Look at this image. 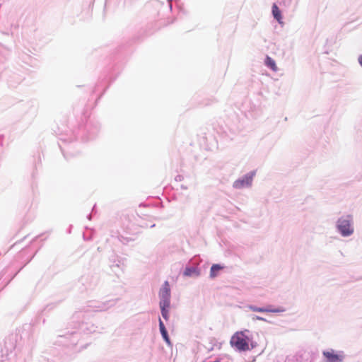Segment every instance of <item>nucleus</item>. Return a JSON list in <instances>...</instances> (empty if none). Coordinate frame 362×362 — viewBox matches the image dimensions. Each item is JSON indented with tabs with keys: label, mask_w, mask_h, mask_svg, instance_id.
<instances>
[{
	"label": "nucleus",
	"mask_w": 362,
	"mask_h": 362,
	"mask_svg": "<svg viewBox=\"0 0 362 362\" xmlns=\"http://www.w3.org/2000/svg\"><path fill=\"white\" fill-rule=\"evenodd\" d=\"M247 330L235 332L230 339L232 346L240 351H245L250 349V339L245 334Z\"/></svg>",
	"instance_id": "obj_1"
},
{
	"label": "nucleus",
	"mask_w": 362,
	"mask_h": 362,
	"mask_svg": "<svg viewBox=\"0 0 362 362\" xmlns=\"http://www.w3.org/2000/svg\"><path fill=\"white\" fill-rule=\"evenodd\" d=\"M338 228L342 235L347 236L353 233L350 217L341 218L338 221Z\"/></svg>",
	"instance_id": "obj_2"
},
{
	"label": "nucleus",
	"mask_w": 362,
	"mask_h": 362,
	"mask_svg": "<svg viewBox=\"0 0 362 362\" xmlns=\"http://www.w3.org/2000/svg\"><path fill=\"white\" fill-rule=\"evenodd\" d=\"M323 355L327 358V362H341L342 360L341 356L334 354L333 351H324Z\"/></svg>",
	"instance_id": "obj_3"
},
{
	"label": "nucleus",
	"mask_w": 362,
	"mask_h": 362,
	"mask_svg": "<svg viewBox=\"0 0 362 362\" xmlns=\"http://www.w3.org/2000/svg\"><path fill=\"white\" fill-rule=\"evenodd\" d=\"M252 183L251 177H245L242 180H238L233 183V187L235 188H242L244 187L250 186Z\"/></svg>",
	"instance_id": "obj_4"
},
{
	"label": "nucleus",
	"mask_w": 362,
	"mask_h": 362,
	"mask_svg": "<svg viewBox=\"0 0 362 362\" xmlns=\"http://www.w3.org/2000/svg\"><path fill=\"white\" fill-rule=\"evenodd\" d=\"M160 298H170V286L168 281H165L163 286V288L160 291Z\"/></svg>",
	"instance_id": "obj_5"
},
{
	"label": "nucleus",
	"mask_w": 362,
	"mask_h": 362,
	"mask_svg": "<svg viewBox=\"0 0 362 362\" xmlns=\"http://www.w3.org/2000/svg\"><path fill=\"white\" fill-rule=\"evenodd\" d=\"M249 308L254 312H259V313H276L279 312V310L272 309L270 308H258L256 306L250 305Z\"/></svg>",
	"instance_id": "obj_6"
},
{
	"label": "nucleus",
	"mask_w": 362,
	"mask_h": 362,
	"mask_svg": "<svg viewBox=\"0 0 362 362\" xmlns=\"http://www.w3.org/2000/svg\"><path fill=\"white\" fill-rule=\"evenodd\" d=\"M272 14L274 16V18L279 23H282V16L281 13V11L279 10V7L276 4H274L272 6Z\"/></svg>",
	"instance_id": "obj_7"
},
{
	"label": "nucleus",
	"mask_w": 362,
	"mask_h": 362,
	"mask_svg": "<svg viewBox=\"0 0 362 362\" xmlns=\"http://www.w3.org/2000/svg\"><path fill=\"white\" fill-rule=\"evenodd\" d=\"M266 65L269 67L274 71H276L278 68L276 65L275 61L269 57H267L265 60Z\"/></svg>",
	"instance_id": "obj_8"
},
{
	"label": "nucleus",
	"mask_w": 362,
	"mask_h": 362,
	"mask_svg": "<svg viewBox=\"0 0 362 362\" xmlns=\"http://www.w3.org/2000/svg\"><path fill=\"white\" fill-rule=\"evenodd\" d=\"M223 269L219 264H213L210 270V276L214 278L217 276L218 272Z\"/></svg>",
	"instance_id": "obj_9"
},
{
	"label": "nucleus",
	"mask_w": 362,
	"mask_h": 362,
	"mask_svg": "<svg viewBox=\"0 0 362 362\" xmlns=\"http://www.w3.org/2000/svg\"><path fill=\"white\" fill-rule=\"evenodd\" d=\"M160 309L169 308L170 307V298H160Z\"/></svg>",
	"instance_id": "obj_10"
},
{
	"label": "nucleus",
	"mask_w": 362,
	"mask_h": 362,
	"mask_svg": "<svg viewBox=\"0 0 362 362\" xmlns=\"http://www.w3.org/2000/svg\"><path fill=\"white\" fill-rule=\"evenodd\" d=\"M160 333L162 334V337L164 339V340L168 344H170V339H169V337H168V332H167V330L166 329H161L160 330Z\"/></svg>",
	"instance_id": "obj_11"
},
{
	"label": "nucleus",
	"mask_w": 362,
	"mask_h": 362,
	"mask_svg": "<svg viewBox=\"0 0 362 362\" xmlns=\"http://www.w3.org/2000/svg\"><path fill=\"white\" fill-rule=\"evenodd\" d=\"M161 310V313H162V316L163 317L165 320H168V318H169V316H168V308H163V309H160Z\"/></svg>",
	"instance_id": "obj_12"
},
{
	"label": "nucleus",
	"mask_w": 362,
	"mask_h": 362,
	"mask_svg": "<svg viewBox=\"0 0 362 362\" xmlns=\"http://www.w3.org/2000/svg\"><path fill=\"white\" fill-rule=\"evenodd\" d=\"M159 327H160V330L165 328L163 322H162V320L160 319H159Z\"/></svg>",
	"instance_id": "obj_13"
},
{
	"label": "nucleus",
	"mask_w": 362,
	"mask_h": 362,
	"mask_svg": "<svg viewBox=\"0 0 362 362\" xmlns=\"http://www.w3.org/2000/svg\"><path fill=\"white\" fill-rule=\"evenodd\" d=\"M358 62H359L360 64L362 66V55L360 56V57L358 58Z\"/></svg>",
	"instance_id": "obj_14"
},
{
	"label": "nucleus",
	"mask_w": 362,
	"mask_h": 362,
	"mask_svg": "<svg viewBox=\"0 0 362 362\" xmlns=\"http://www.w3.org/2000/svg\"><path fill=\"white\" fill-rule=\"evenodd\" d=\"M257 319L259 320H264V319L262 317H257Z\"/></svg>",
	"instance_id": "obj_15"
},
{
	"label": "nucleus",
	"mask_w": 362,
	"mask_h": 362,
	"mask_svg": "<svg viewBox=\"0 0 362 362\" xmlns=\"http://www.w3.org/2000/svg\"><path fill=\"white\" fill-rule=\"evenodd\" d=\"M189 272L185 271V275H189Z\"/></svg>",
	"instance_id": "obj_16"
}]
</instances>
